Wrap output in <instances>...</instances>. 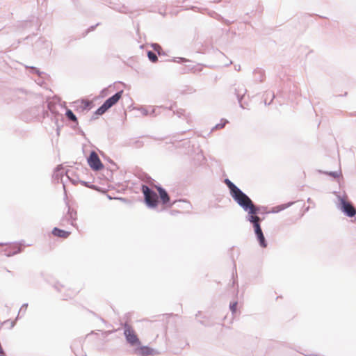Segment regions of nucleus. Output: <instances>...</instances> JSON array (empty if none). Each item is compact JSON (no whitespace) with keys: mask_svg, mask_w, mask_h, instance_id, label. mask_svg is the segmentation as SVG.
I'll return each instance as SVG.
<instances>
[{"mask_svg":"<svg viewBox=\"0 0 356 356\" xmlns=\"http://www.w3.org/2000/svg\"><path fill=\"white\" fill-rule=\"evenodd\" d=\"M157 191L159 193L160 198L163 204H167L170 201V197L167 192L161 187L156 186Z\"/></svg>","mask_w":356,"mask_h":356,"instance_id":"obj_10","label":"nucleus"},{"mask_svg":"<svg viewBox=\"0 0 356 356\" xmlns=\"http://www.w3.org/2000/svg\"><path fill=\"white\" fill-rule=\"evenodd\" d=\"M135 353L140 356H149L156 353V352L149 346H140L135 350Z\"/></svg>","mask_w":356,"mask_h":356,"instance_id":"obj_8","label":"nucleus"},{"mask_svg":"<svg viewBox=\"0 0 356 356\" xmlns=\"http://www.w3.org/2000/svg\"><path fill=\"white\" fill-rule=\"evenodd\" d=\"M329 175L332 176V177H337L339 176L338 173L335 172H330Z\"/></svg>","mask_w":356,"mask_h":356,"instance_id":"obj_17","label":"nucleus"},{"mask_svg":"<svg viewBox=\"0 0 356 356\" xmlns=\"http://www.w3.org/2000/svg\"><path fill=\"white\" fill-rule=\"evenodd\" d=\"M225 123H224V124H222V125H220V124H217V125H216V128H222V127L225 126Z\"/></svg>","mask_w":356,"mask_h":356,"instance_id":"obj_18","label":"nucleus"},{"mask_svg":"<svg viewBox=\"0 0 356 356\" xmlns=\"http://www.w3.org/2000/svg\"><path fill=\"white\" fill-rule=\"evenodd\" d=\"M124 335L127 341L131 345H139L140 343L139 339L136 334L134 330L128 325H124Z\"/></svg>","mask_w":356,"mask_h":356,"instance_id":"obj_5","label":"nucleus"},{"mask_svg":"<svg viewBox=\"0 0 356 356\" xmlns=\"http://www.w3.org/2000/svg\"><path fill=\"white\" fill-rule=\"evenodd\" d=\"M65 115H66L67 118L69 120H72V121H73L74 122H76V123L78 122V120H77V118H76V115L73 113V112L71 110H67L66 111V114Z\"/></svg>","mask_w":356,"mask_h":356,"instance_id":"obj_11","label":"nucleus"},{"mask_svg":"<svg viewBox=\"0 0 356 356\" xmlns=\"http://www.w3.org/2000/svg\"><path fill=\"white\" fill-rule=\"evenodd\" d=\"M142 192L145 196L147 204L151 207H156L158 204V197L155 192L151 191L148 186H142Z\"/></svg>","mask_w":356,"mask_h":356,"instance_id":"obj_4","label":"nucleus"},{"mask_svg":"<svg viewBox=\"0 0 356 356\" xmlns=\"http://www.w3.org/2000/svg\"><path fill=\"white\" fill-rule=\"evenodd\" d=\"M123 91H120L113 95L111 97L108 98L102 106H100L97 111L96 114L102 115L104 114L108 109L115 105L122 97Z\"/></svg>","mask_w":356,"mask_h":356,"instance_id":"obj_3","label":"nucleus"},{"mask_svg":"<svg viewBox=\"0 0 356 356\" xmlns=\"http://www.w3.org/2000/svg\"><path fill=\"white\" fill-rule=\"evenodd\" d=\"M154 49L158 52L159 54H160V51L162 50V48L160 45L157 44H154L152 45Z\"/></svg>","mask_w":356,"mask_h":356,"instance_id":"obj_13","label":"nucleus"},{"mask_svg":"<svg viewBox=\"0 0 356 356\" xmlns=\"http://www.w3.org/2000/svg\"><path fill=\"white\" fill-rule=\"evenodd\" d=\"M14 248H15V251L13 252L14 254L18 253L21 251V248L18 245H14Z\"/></svg>","mask_w":356,"mask_h":356,"instance_id":"obj_15","label":"nucleus"},{"mask_svg":"<svg viewBox=\"0 0 356 356\" xmlns=\"http://www.w3.org/2000/svg\"><path fill=\"white\" fill-rule=\"evenodd\" d=\"M52 234L55 236L63 238H66L70 235V232H67L65 230H63V229H58L57 227H55L52 230Z\"/></svg>","mask_w":356,"mask_h":356,"instance_id":"obj_9","label":"nucleus"},{"mask_svg":"<svg viewBox=\"0 0 356 356\" xmlns=\"http://www.w3.org/2000/svg\"><path fill=\"white\" fill-rule=\"evenodd\" d=\"M81 104L83 105L85 108L88 107L90 105V102L86 100H82Z\"/></svg>","mask_w":356,"mask_h":356,"instance_id":"obj_16","label":"nucleus"},{"mask_svg":"<svg viewBox=\"0 0 356 356\" xmlns=\"http://www.w3.org/2000/svg\"><path fill=\"white\" fill-rule=\"evenodd\" d=\"M225 183L230 189L233 198L241 207L243 208L247 206H250L252 207V209H254L253 202L245 193H243L229 179H226Z\"/></svg>","mask_w":356,"mask_h":356,"instance_id":"obj_2","label":"nucleus"},{"mask_svg":"<svg viewBox=\"0 0 356 356\" xmlns=\"http://www.w3.org/2000/svg\"><path fill=\"white\" fill-rule=\"evenodd\" d=\"M148 58L152 62L156 63L158 60L157 56L152 51L147 52Z\"/></svg>","mask_w":356,"mask_h":356,"instance_id":"obj_12","label":"nucleus"},{"mask_svg":"<svg viewBox=\"0 0 356 356\" xmlns=\"http://www.w3.org/2000/svg\"><path fill=\"white\" fill-rule=\"evenodd\" d=\"M341 210L348 216L353 217L356 214V209L350 202H346L344 200H341Z\"/></svg>","mask_w":356,"mask_h":356,"instance_id":"obj_7","label":"nucleus"},{"mask_svg":"<svg viewBox=\"0 0 356 356\" xmlns=\"http://www.w3.org/2000/svg\"><path fill=\"white\" fill-rule=\"evenodd\" d=\"M88 163L90 167L94 170H99L104 168L102 161L95 152L90 153L88 159Z\"/></svg>","mask_w":356,"mask_h":356,"instance_id":"obj_6","label":"nucleus"},{"mask_svg":"<svg viewBox=\"0 0 356 356\" xmlns=\"http://www.w3.org/2000/svg\"><path fill=\"white\" fill-rule=\"evenodd\" d=\"M243 209L248 212V220L253 224L254 232L260 245L263 248H266L267 244L259 225L260 218L257 216L259 211L258 208L254 205V209H252L250 206H247L243 207Z\"/></svg>","mask_w":356,"mask_h":356,"instance_id":"obj_1","label":"nucleus"},{"mask_svg":"<svg viewBox=\"0 0 356 356\" xmlns=\"http://www.w3.org/2000/svg\"><path fill=\"white\" fill-rule=\"evenodd\" d=\"M237 307V302H233L230 305V309L232 311V312H235L236 311Z\"/></svg>","mask_w":356,"mask_h":356,"instance_id":"obj_14","label":"nucleus"}]
</instances>
